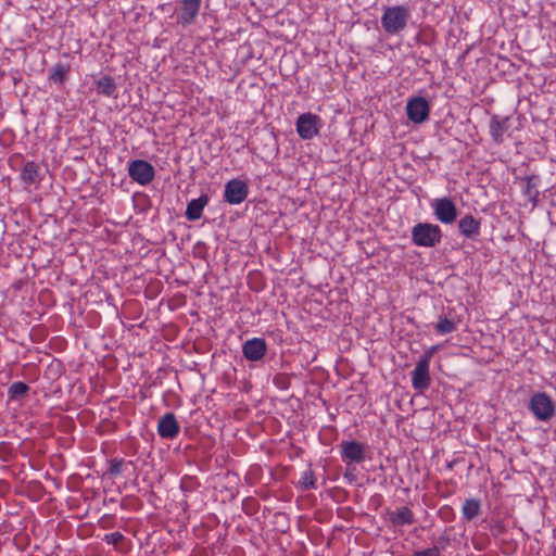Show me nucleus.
Wrapping results in <instances>:
<instances>
[{
    "mask_svg": "<svg viewBox=\"0 0 556 556\" xmlns=\"http://www.w3.org/2000/svg\"><path fill=\"white\" fill-rule=\"evenodd\" d=\"M434 215L443 224H452L457 217V207L452 199L444 197L432 203Z\"/></svg>",
    "mask_w": 556,
    "mask_h": 556,
    "instance_id": "nucleus-8",
    "label": "nucleus"
},
{
    "mask_svg": "<svg viewBox=\"0 0 556 556\" xmlns=\"http://www.w3.org/2000/svg\"><path fill=\"white\" fill-rule=\"evenodd\" d=\"M21 178L27 185L36 184L39 180V165L33 161L26 162Z\"/></svg>",
    "mask_w": 556,
    "mask_h": 556,
    "instance_id": "nucleus-19",
    "label": "nucleus"
},
{
    "mask_svg": "<svg viewBox=\"0 0 556 556\" xmlns=\"http://www.w3.org/2000/svg\"><path fill=\"white\" fill-rule=\"evenodd\" d=\"M450 543H451L450 535L447 533H444L443 535H441L439 538L438 544L435 546H439L440 551H441V549H444Z\"/></svg>",
    "mask_w": 556,
    "mask_h": 556,
    "instance_id": "nucleus-30",
    "label": "nucleus"
},
{
    "mask_svg": "<svg viewBox=\"0 0 556 556\" xmlns=\"http://www.w3.org/2000/svg\"><path fill=\"white\" fill-rule=\"evenodd\" d=\"M439 349V345H433L431 348H429L420 357H419V361L421 362H425V363H428L430 365V361L433 356V354L435 353V351H438Z\"/></svg>",
    "mask_w": 556,
    "mask_h": 556,
    "instance_id": "nucleus-29",
    "label": "nucleus"
},
{
    "mask_svg": "<svg viewBox=\"0 0 556 556\" xmlns=\"http://www.w3.org/2000/svg\"><path fill=\"white\" fill-rule=\"evenodd\" d=\"M531 180H532V178H528V190H530V188H532Z\"/></svg>",
    "mask_w": 556,
    "mask_h": 556,
    "instance_id": "nucleus-31",
    "label": "nucleus"
},
{
    "mask_svg": "<svg viewBox=\"0 0 556 556\" xmlns=\"http://www.w3.org/2000/svg\"><path fill=\"white\" fill-rule=\"evenodd\" d=\"M210 198L207 194H201L198 199L191 200L187 204L185 216L188 220H198L202 217L204 207L207 205Z\"/></svg>",
    "mask_w": 556,
    "mask_h": 556,
    "instance_id": "nucleus-15",
    "label": "nucleus"
},
{
    "mask_svg": "<svg viewBox=\"0 0 556 556\" xmlns=\"http://www.w3.org/2000/svg\"><path fill=\"white\" fill-rule=\"evenodd\" d=\"M458 321L447 316H439L438 323L434 325V330L439 334H448L457 329Z\"/></svg>",
    "mask_w": 556,
    "mask_h": 556,
    "instance_id": "nucleus-20",
    "label": "nucleus"
},
{
    "mask_svg": "<svg viewBox=\"0 0 556 556\" xmlns=\"http://www.w3.org/2000/svg\"><path fill=\"white\" fill-rule=\"evenodd\" d=\"M124 540V535L121 532H112L109 534H105L104 541L108 544L117 546L122 541Z\"/></svg>",
    "mask_w": 556,
    "mask_h": 556,
    "instance_id": "nucleus-26",
    "label": "nucleus"
},
{
    "mask_svg": "<svg viewBox=\"0 0 556 556\" xmlns=\"http://www.w3.org/2000/svg\"><path fill=\"white\" fill-rule=\"evenodd\" d=\"M129 177L141 186L149 185L155 176V169L148 161L134 160L128 164Z\"/></svg>",
    "mask_w": 556,
    "mask_h": 556,
    "instance_id": "nucleus-3",
    "label": "nucleus"
},
{
    "mask_svg": "<svg viewBox=\"0 0 556 556\" xmlns=\"http://www.w3.org/2000/svg\"><path fill=\"white\" fill-rule=\"evenodd\" d=\"M430 106L422 97H415L407 101L406 114L409 121L415 124H421L429 118Z\"/></svg>",
    "mask_w": 556,
    "mask_h": 556,
    "instance_id": "nucleus-7",
    "label": "nucleus"
},
{
    "mask_svg": "<svg viewBox=\"0 0 556 556\" xmlns=\"http://www.w3.org/2000/svg\"><path fill=\"white\" fill-rule=\"evenodd\" d=\"M341 456L343 462L359 464L365 459L364 444L357 441L341 443Z\"/></svg>",
    "mask_w": 556,
    "mask_h": 556,
    "instance_id": "nucleus-13",
    "label": "nucleus"
},
{
    "mask_svg": "<svg viewBox=\"0 0 556 556\" xmlns=\"http://www.w3.org/2000/svg\"><path fill=\"white\" fill-rule=\"evenodd\" d=\"M511 126V118L509 116L492 115L489 124V132L492 140L501 144L504 142V135L508 132Z\"/></svg>",
    "mask_w": 556,
    "mask_h": 556,
    "instance_id": "nucleus-9",
    "label": "nucleus"
},
{
    "mask_svg": "<svg viewBox=\"0 0 556 556\" xmlns=\"http://www.w3.org/2000/svg\"><path fill=\"white\" fill-rule=\"evenodd\" d=\"M267 351L266 341L262 338H253L245 341L242 345L243 356L248 361L257 362L261 361Z\"/></svg>",
    "mask_w": 556,
    "mask_h": 556,
    "instance_id": "nucleus-10",
    "label": "nucleus"
},
{
    "mask_svg": "<svg viewBox=\"0 0 556 556\" xmlns=\"http://www.w3.org/2000/svg\"><path fill=\"white\" fill-rule=\"evenodd\" d=\"M413 556H441L440 547L439 546H432L428 547L421 551H417L414 553Z\"/></svg>",
    "mask_w": 556,
    "mask_h": 556,
    "instance_id": "nucleus-28",
    "label": "nucleus"
},
{
    "mask_svg": "<svg viewBox=\"0 0 556 556\" xmlns=\"http://www.w3.org/2000/svg\"><path fill=\"white\" fill-rule=\"evenodd\" d=\"M410 18V10L404 5L387 7L381 16V26L388 35L403 31Z\"/></svg>",
    "mask_w": 556,
    "mask_h": 556,
    "instance_id": "nucleus-1",
    "label": "nucleus"
},
{
    "mask_svg": "<svg viewBox=\"0 0 556 556\" xmlns=\"http://www.w3.org/2000/svg\"><path fill=\"white\" fill-rule=\"evenodd\" d=\"M181 12L179 14V23L184 26L191 25L194 23L201 4L202 0H181Z\"/></svg>",
    "mask_w": 556,
    "mask_h": 556,
    "instance_id": "nucleus-14",
    "label": "nucleus"
},
{
    "mask_svg": "<svg viewBox=\"0 0 556 556\" xmlns=\"http://www.w3.org/2000/svg\"><path fill=\"white\" fill-rule=\"evenodd\" d=\"M389 520L394 527H403L413 525L415 522V516L409 507L402 506L389 513Z\"/></svg>",
    "mask_w": 556,
    "mask_h": 556,
    "instance_id": "nucleus-16",
    "label": "nucleus"
},
{
    "mask_svg": "<svg viewBox=\"0 0 556 556\" xmlns=\"http://www.w3.org/2000/svg\"><path fill=\"white\" fill-rule=\"evenodd\" d=\"M28 391V384L22 381H15L9 387L8 396L11 401H16L25 396Z\"/></svg>",
    "mask_w": 556,
    "mask_h": 556,
    "instance_id": "nucleus-23",
    "label": "nucleus"
},
{
    "mask_svg": "<svg viewBox=\"0 0 556 556\" xmlns=\"http://www.w3.org/2000/svg\"><path fill=\"white\" fill-rule=\"evenodd\" d=\"M429 367L430 365L428 363L421 361L417 362L412 371V384L415 390L422 392L430 387L431 378Z\"/></svg>",
    "mask_w": 556,
    "mask_h": 556,
    "instance_id": "nucleus-11",
    "label": "nucleus"
},
{
    "mask_svg": "<svg viewBox=\"0 0 556 556\" xmlns=\"http://www.w3.org/2000/svg\"><path fill=\"white\" fill-rule=\"evenodd\" d=\"M97 92L108 98H116L117 86L113 77L105 75L96 81Z\"/></svg>",
    "mask_w": 556,
    "mask_h": 556,
    "instance_id": "nucleus-18",
    "label": "nucleus"
},
{
    "mask_svg": "<svg viewBox=\"0 0 556 556\" xmlns=\"http://www.w3.org/2000/svg\"><path fill=\"white\" fill-rule=\"evenodd\" d=\"M442 238L441 228L430 223H418L412 229V241L424 248L435 247Z\"/></svg>",
    "mask_w": 556,
    "mask_h": 556,
    "instance_id": "nucleus-2",
    "label": "nucleus"
},
{
    "mask_svg": "<svg viewBox=\"0 0 556 556\" xmlns=\"http://www.w3.org/2000/svg\"><path fill=\"white\" fill-rule=\"evenodd\" d=\"M70 73V65H64L61 63L55 64L49 75V80L52 83L62 86L67 78V74Z\"/></svg>",
    "mask_w": 556,
    "mask_h": 556,
    "instance_id": "nucleus-22",
    "label": "nucleus"
},
{
    "mask_svg": "<svg viewBox=\"0 0 556 556\" xmlns=\"http://www.w3.org/2000/svg\"><path fill=\"white\" fill-rule=\"evenodd\" d=\"M320 117L312 113H303L296 119V131L304 140L313 139L319 131Z\"/></svg>",
    "mask_w": 556,
    "mask_h": 556,
    "instance_id": "nucleus-6",
    "label": "nucleus"
},
{
    "mask_svg": "<svg viewBox=\"0 0 556 556\" xmlns=\"http://www.w3.org/2000/svg\"><path fill=\"white\" fill-rule=\"evenodd\" d=\"M480 511L481 505L476 498L466 500L462 508L463 516L468 521L477 518L480 515Z\"/></svg>",
    "mask_w": 556,
    "mask_h": 556,
    "instance_id": "nucleus-21",
    "label": "nucleus"
},
{
    "mask_svg": "<svg viewBox=\"0 0 556 556\" xmlns=\"http://www.w3.org/2000/svg\"><path fill=\"white\" fill-rule=\"evenodd\" d=\"M530 409L540 420H549L555 413V406L552 399L544 392L532 395L530 400Z\"/></svg>",
    "mask_w": 556,
    "mask_h": 556,
    "instance_id": "nucleus-4",
    "label": "nucleus"
},
{
    "mask_svg": "<svg viewBox=\"0 0 556 556\" xmlns=\"http://www.w3.org/2000/svg\"><path fill=\"white\" fill-rule=\"evenodd\" d=\"M299 485L304 491L316 489L314 471L309 467L302 472V476L299 480Z\"/></svg>",
    "mask_w": 556,
    "mask_h": 556,
    "instance_id": "nucleus-24",
    "label": "nucleus"
},
{
    "mask_svg": "<svg viewBox=\"0 0 556 556\" xmlns=\"http://www.w3.org/2000/svg\"><path fill=\"white\" fill-rule=\"evenodd\" d=\"M123 464H124V460L123 459H113L111 463H110V468H109V472L112 475V476H118L122 473V470H123Z\"/></svg>",
    "mask_w": 556,
    "mask_h": 556,
    "instance_id": "nucleus-27",
    "label": "nucleus"
},
{
    "mask_svg": "<svg viewBox=\"0 0 556 556\" xmlns=\"http://www.w3.org/2000/svg\"><path fill=\"white\" fill-rule=\"evenodd\" d=\"M180 431V426L174 413H166L157 422V433L162 439L173 440Z\"/></svg>",
    "mask_w": 556,
    "mask_h": 556,
    "instance_id": "nucleus-12",
    "label": "nucleus"
},
{
    "mask_svg": "<svg viewBox=\"0 0 556 556\" xmlns=\"http://www.w3.org/2000/svg\"><path fill=\"white\" fill-rule=\"evenodd\" d=\"M481 223L472 215L467 214L458 220V229L467 238H475L480 233Z\"/></svg>",
    "mask_w": 556,
    "mask_h": 556,
    "instance_id": "nucleus-17",
    "label": "nucleus"
},
{
    "mask_svg": "<svg viewBox=\"0 0 556 556\" xmlns=\"http://www.w3.org/2000/svg\"><path fill=\"white\" fill-rule=\"evenodd\" d=\"M249 194L248 185L240 179H231L225 185L224 200L231 205H238L245 201Z\"/></svg>",
    "mask_w": 556,
    "mask_h": 556,
    "instance_id": "nucleus-5",
    "label": "nucleus"
},
{
    "mask_svg": "<svg viewBox=\"0 0 556 556\" xmlns=\"http://www.w3.org/2000/svg\"><path fill=\"white\" fill-rule=\"evenodd\" d=\"M273 381L274 384L281 390L288 389L290 386V379L286 374H277Z\"/></svg>",
    "mask_w": 556,
    "mask_h": 556,
    "instance_id": "nucleus-25",
    "label": "nucleus"
}]
</instances>
